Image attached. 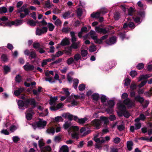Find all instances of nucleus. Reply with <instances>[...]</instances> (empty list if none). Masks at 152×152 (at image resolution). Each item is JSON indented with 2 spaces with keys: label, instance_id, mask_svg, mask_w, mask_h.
<instances>
[{
  "label": "nucleus",
  "instance_id": "1",
  "mask_svg": "<svg viewBox=\"0 0 152 152\" xmlns=\"http://www.w3.org/2000/svg\"><path fill=\"white\" fill-rule=\"evenodd\" d=\"M101 101L103 104L108 107L106 111L108 113H111L113 112V107L115 105L113 100L109 101L107 98L105 96L102 95L101 97Z\"/></svg>",
  "mask_w": 152,
  "mask_h": 152
},
{
  "label": "nucleus",
  "instance_id": "2",
  "mask_svg": "<svg viewBox=\"0 0 152 152\" xmlns=\"http://www.w3.org/2000/svg\"><path fill=\"white\" fill-rule=\"evenodd\" d=\"M118 109L120 111L118 112V115L119 116L124 115L125 117L128 118L130 116L129 113L126 110L125 106L123 104L121 101H120L117 104Z\"/></svg>",
  "mask_w": 152,
  "mask_h": 152
},
{
  "label": "nucleus",
  "instance_id": "3",
  "mask_svg": "<svg viewBox=\"0 0 152 152\" xmlns=\"http://www.w3.org/2000/svg\"><path fill=\"white\" fill-rule=\"evenodd\" d=\"M108 121L107 118L103 116L100 117V120L96 119L91 122V125L97 129H99L102 123L107 124Z\"/></svg>",
  "mask_w": 152,
  "mask_h": 152
},
{
  "label": "nucleus",
  "instance_id": "4",
  "mask_svg": "<svg viewBox=\"0 0 152 152\" xmlns=\"http://www.w3.org/2000/svg\"><path fill=\"white\" fill-rule=\"evenodd\" d=\"M79 127L77 126H71L68 130L69 133L71 134L72 137L74 138H78Z\"/></svg>",
  "mask_w": 152,
  "mask_h": 152
},
{
  "label": "nucleus",
  "instance_id": "5",
  "mask_svg": "<svg viewBox=\"0 0 152 152\" xmlns=\"http://www.w3.org/2000/svg\"><path fill=\"white\" fill-rule=\"evenodd\" d=\"M23 23V20H16L15 21H9L6 23V24L4 26H11L12 25H14L17 26L21 25Z\"/></svg>",
  "mask_w": 152,
  "mask_h": 152
},
{
  "label": "nucleus",
  "instance_id": "6",
  "mask_svg": "<svg viewBox=\"0 0 152 152\" xmlns=\"http://www.w3.org/2000/svg\"><path fill=\"white\" fill-rule=\"evenodd\" d=\"M48 31V28L46 27H43L41 28H37L35 32L37 35L40 36L43 34L46 33Z\"/></svg>",
  "mask_w": 152,
  "mask_h": 152
},
{
  "label": "nucleus",
  "instance_id": "7",
  "mask_svg": "<svg viewBox=\"0 0 152 152\" xmlns=\"http://www.w3.org/2000/svg\"><path fill=\"white\" fill-rule=\"evenodd\" d=\"M93 140L97 143L101 144L105 142L103 137H99V134H97L94 135V137Z\"/></svg>",
  "mask_w": 152,
  "mask_h": 152
},
{
  "label": "nucleus",
  "instance_id": "8",
  "mask_svg": "<svg viewBox=\"0 0 152 152\" xmlns=\"http://www.w3.org/2000/svg\"><path fill=\"white\" fill-rule=\"evenodd\" d=\"M46 124L47 122L42 119H39V121L36 123L37 127L39 129H44Z\"/></svg>",
  "mask_w": 152,
  "mask_h": 152
},
{
  "label": "nucleus",
  "instance_id": "9",
  "mask_svg": "<svg viewBox=\"0 0 152 152\" xmlns=\"http://www.w3.org/2000/svg\"><path fill=\"white\" fill-rule=\"evenodd\" d=\"M124 102L129 107L134 106L135 105L134 101L131 100L129 98H127L124 99Z\"/></svg>",
  "mask_w": 152,
  "mask_h": 152
},
{
  "label": "nucleus",
  "instance_id": "10",
  "mask_svg": "<svg viewBox=\"0 0 152 152\" xmlns=\"http://www.w3.org/2000/svg\"><path fill=\"white\" fill-rule=\"evenodd\" d=\"M6 126L7 127L9 126V129L11 132H14L18 128V126L16 124H11L9 122L7 123L6 124Z\"/></svg>",
  "mask_w": 152,
  "mask_h": 152
},
{
  "label": "nucleus",
  "instance_id": "11",
  "mask_svg": "<svg viewBox=\"0 0 152 152\" xmlns=\"http://www.w3.org/2000/svg\"><path fill=\"white\" fill-rule=\"evenodd\" d=\"M95 29L96 32L100 34H105L108 32V31L106 28H101L99 26H96Z\"/></svg>",
  "mask_w": 152,
  "mask_h": 152
},
{
  "label": "nucleus",
  "instance_id": "12",
  "mask_svg": "<svg viewBox=\"0 0 152 152\" xmlns=\"http://www.w3.org/2000/svg\"><path fill=\"white\" fill-rule=\"evenodd\" d=\"M33 113V110L31 108L29 109L27 111L26 113V118L28 120H30L31 119Z\"/></svg>",
  "mask_w": 152,
  "mask_h": 152
},
{
  "label": "nucleus",
  "instance_id": "13",
  "mask_svg": "<svg viewBox=\"0 0 152 152\" xmlns=\"http://www.w3.org/2000/svg\"><path fill=\"white\" fill-rule=\"evenodd\" d=\"M121 6L122 9L125 12L126 9L128 11V15H132L133 9L132 7H131L129 9H128L125 5H122Z\"/></svg>",
  "mask_w": 152,
  "mask_h": 152
},
{
  "label": "nucleus",
  "instance_id": "14",
  "mask_svg": "<svg viewBox=\"0 0 152 152\" xmlns=\"http://www.w3.org/2000/svg\"><path fill=\"white\" fill-rule=\"evenodd\" d=\"M74 120L80 124H83L88 120V119L86 117L80 119L77 116H74Z\"/></svg>",
  "mask_w": 152,
  "mask_h": 152
},
{
  "label": "nucleus",
  "instance_id": "15",
  "mask_svg": "<svg viewBox=\"0 0 152 152\" xmlns=\"http://www.w3.org/2000/svg\"><path fill=\"white\" fill-rule=\"evenodd\" d=\"M27 6V5L26 4L23 5L18 10V12H23L26 14V15H27L29 12L28 9L26 8Z\"/></svg>",
  "mask_w": 152,
  "mask_h": 152
},
{
  "label": "nucleus",
  "instance_id": "16",
  "mask_svg": "<svg viewBox=\"0 0 152 152\" xmlns=\"http://www.w3.org/2000/svg\"><path fill=\"white\" fill-rule=\"evenodd\" d=\"M116 41L115 37H113L110 38V39L106 40V43L109 45H111L115 43Z\"/></svg>",
  "mask_w": 152,
  "mask_h": 152
},
{
  "label": "nucleus",
  "instance_id": "17",
  "mask_svg": "<svg viewBox=\"0 0 152 152\" xmlns=\"http://www.w3.org/2000/svg\"><path fill=\"white\" fill-rule=\"evenodd\" d=\"M62 116L65 118H68L70 120H72V119L74 120V116L68 113L63 114L62 115Z\"/></svg>",
  "mask_w": 152,
  "mask_h": 152
},
{
  "label": "nucleus",
  "instance_id": "18",
  "mask_svg": "<svg viewBox=\"0 0 152 152\" xmlns=\"http://www.w3.org/2000/svg\"><path fill=\"white\" fill-rule=\"evenodd\" d=\"M152 76V74H146V75H140L139 77L138 81L141 80L147 79Z\"/></svg>",
  "mask_w": 152,
  "mask_h": 152
},
{
  "label": "nucleus",
  "instance_id": "19",
  "mask_svg": "<svg viewBox=\"0 0 152 152\" xmlns=\"http://www.w3.org/2000/svg\"><path fill=\"white\" fill-rule=\"evenodd\" d=\"M53 6V4L51 2L50 0H48L45 2L44 5V8H45L50 9Z\"/></svg>",
  "mask_w": 152,
  "mask_h": 152
},
{
  "label": "nucleus",
  "instance_id": "20",
  "mask_svg": "<svg viewBox=\"0 0 152 152\" xmlns=\"http://www.w3.org/2000/svg\"><path fill=\"white\" fill-rule=\"evenodd\" d=\"M64 104L61 103L58 104L56 107H50V109L51 110L55 111L62 108Z\"/></svg>",
  "mask_w": 152,
  "mask_h": 152
},
{
  "label": "nucleus",
  "instance_id": "21",
  "mask_svg": "<svg viewBox=\"0 0 152 152\" xmlns=\"http://www.w3.org/2000/svg\"><path fill=\"white\" fill-rule=\"evenodd\" d=\"M23 67L24 69L26 71L32 70L34 68V66L33 65L28 64L25 65Z\"/></svg>",
  "mask_w": 152,
  "mask_h": 152
},
{
  "label": "nucleus",
  "instance_id": "22",
  "mask_svg": "<svg viewBox=\"0 0 152 152\" xmlns=\"http://www.w3.org/2000/svg\"><path fill=\"white\" fill-rule=\"evenodd\" d=\"M59 152H69V148L66 145H63L60 148Z\"/></svg>",
  "mask_w": 152,
  "mask_h": 152
},
{
  "label": "nucleus",
  "instance_id": "23",
  "mask_svg": "<svg viewBox=\"0 0 152 152\" xmlns=\"http://www.w3.org/2000/svg\"><path fill=\"white\" fill-rule=\"evenodd\" d=\"M24 90V89L23 88H20L18 90L15 91L14 92L15 95L17 96H18Z\"/></svg>",
  "mask_w": 152,
  "mask_h": 152
},
{
  "label": "nucleus",
  "instance_id": "24",
  "mask_svg": "<svg viewBox=\"0 0 152 152\" xmlns=\"http://www.w3.org/2000/svg\"><path fill=\"white\" fill-rule=\"evenodd\" d=\"M69 39L65 38L61 41L60 45L63 46H65L69 44Z\"/></svg>",
  "mask_w": 152,
  "mask_h": 152
},
{
  "label": "nucleus",
  "instance_id": "25",
  "mask_svg": "<svg viewBox=\"0 0 152 152\" xmlns=\"http://www.w3.org/2000/svg\"><path fill=\"white\" fill-rule=\"evenodd\" d=\"M145 118V116L143 114H141L140 115L139 118H136L134 121L135 122H138L141 120L142 121H144Z\"/></svg>",
  "mask_w": 152,
  "mask_h": 152
},
{
  "label": "nucleus",
  "instance_id": "26",
  "mask_svg": "<svg viewBox=\"0 0 152 152\" xmlns=\"http://www.w3.org/2000/svg\"><path fill=\"white\" fill-rule=\"evenodd\" d=\"M61 92L62 94H65L66 96L69 95L70 94L67 88H63L62 89V91Z\"/></svg>",
  "mask_w": 152,
  "mask_h": 152
},
{
  "label": "nucleus",
  "instance_id": "27",
  "mask_svg": "<svg viewBox=\"0 0 152 152\" xmlns=\"http://www.w3.org/2000/svg\"><path fill=\"white\" fill-rule=\"evenodd\" d=\"M87 32V28L86 27H82L81 30V31L78 33V35L79 37H82L83 32Z\"/></svg>",
  "mask_w": 152,
  "mask_h": 152
},
{
  "label": "nucleus",
  "instance_id": "28",
  "mask_svg": "<svg viewBox=\"0 0 152 152\" xmlns=\"http://www.w3.org/2000/svg\"><path fill=\"white\" fill-rule=\"evenodd\" d=\"M142 17V15L141 14H139L137 15L135 18H134V20L135 23H141L140 18Z\"/></svg>",
  "mask_w": 152,
  "mask_h": 152
},
{
  "label": "nucleus",
  "instance_id": "29",
  "mask_svg": "<svg viewBox=\"0 0 152 152\" xmlns=\"http://www.w3.org/2000/svg\"><path fill=\"white\" fill-rule=\"evenodd\" d=\"M46 132L48 134L53 135L55 132V129L53 127H50L47 129Z\"/></svg>",
  "mask_w": 152,
  "mask_h": 152
},
{
  "label": "nucleus",
  "instance_id": "30",
  "mask_svg": "<svg viewBox=\"0 0 152 152\" xmlns=\"http://www.w3.org/2000/svg\"><path fill=\"white\" fill-rule=\"evenodd\" d=\"M57 100V97H51L50 100V104L51 105H54L55 104Z\"/></svg>",
  "mask_w": 152,
  "mask_h": 152
},
{
  "label": "nucleus",
  "instance_id": "31",
  "mask_svg": "<svg viewBox=\"0 0 152 152\" xmlns=\"http://www.w3.org/2000/svg\"><path fill=\"white\" fill-rule=\"evenodd\" d=\"M51 148L50 146H45L42 148L41 150V152H50Z\"/></svg>",
  "mask_w": 152,
  "mask_h": 152
},
{
  "label": "nucleus",
  "instance_id": "32",
  "mask_svg": "<svg viewBox=\"0 0 152 152\" xmlns=\"http://www.w3.org/2000/svg\"><path fill=\"white\" fill-rule=\"evenodd\" d=\"M51 120L54 122H59L62 121V118L61 116H58L56 117L55 119L53 118H51Z\"/></svg>",
  "mask_w": 152,
  "mask_h": 152
},
{
  "label": "nucleus",
  "instance_id": "33",
  "mask_svg": "<svg viewBox=\"0 0 152 152\" xmlns=\"http://www.w3.org/2000/svg\"><path fill=\"white\" fill-rule=\"evenodd\" d=\"M133 143L132 141H128L127 142V146L128 149L129 151L132 150V148Z\"/></svg>",
  "mask_w": 152,
  "mask_h": 152
},
{
  "label": "nucleus",
  "instance_id": "34",
  "mask_svg": "<svg viewBox=\"0 0 152 152\" xmlns=\"http://www.w3.org/2000/svg\"><path fill=\"white\" fill-rule=\"evenodd\" d=\"M117 129L120 131H122L124 130L125 126L123 121L122 122L121 124L117 126Z\"/></svg>",
  "mask_w": 152,
  "mask_h": 152
},
{
  "label": "nucleus",
  "instance_id": "35",
  "mask_svg": "<svg viewBox=\"0 0 152 152\" xmlns=\"http://www.w3.org/2000/svg\"><path fill=\"white\" fill-rule=\"evenodd\" d=\"M26 102L30 104L31 105L34 106L35 105V100L33 98H31L30 99H28L26 100Z\"/></svg>",
  "mask_w": 152,
  "mask_h": 152
},
{
  "label": "nucleus",
  "instance_id": "36",
  "mask_svg": "<svg viewBox=\"0 0 152 152\" xmlns=\"http://www.w3.org/2000/svg\"><path fill=\"white\" fill-rule=\"evenodd\" d=\"M135 100L139 102H140L142 103L144 101V98L140 97L139 96H137L135 97Z\"/></svg>",
  "mask_w": 152,
  "mask_h": 152
},
{
  "label": "nucleus",
  "instance_id": "37",
  "mask_svg": "<svg viewBox=\"0 0 152 152\" xmlns=\"http://www.w3.org/2000/svg\"><path fill=\"white\" fill-rule=\"evenodd\" d=\"M80 43L79 42H78L76 43L75 42H73L71 45V47L75 49H77L79 47V45Z\"/></svg>",
  "mask_w": 152,
  "mask_h": 152
},
{
  "label": "nucleus",
  "instance_id": "38",
  "mask_svg": "<svg viewBox=\"0 0 152 152\" xmlns=\"http://www.w3.org/2000/svg\"><path fill=\"white\" fill-rule=\"evenodd\" d=\"M100 13L99 12H94L91 14V17L92 18H98L100 15Z\"/></svg>",
  "mask_w": 152,
  "mask_h": 152
},
{
  "label": "nucleus",
  "instance_id": "39",
  "mask_svg": "<svg viewBox=\"0 0 152 152\" xmlns=\"http://www.w3.org/2000/svg\"><path fill=\"white\" fill-rule=\"evenodd\" d=\"M80 132L82 135L83 136L86 135L88 133V132L86 131L85 128H81L80 130Z\"/></svg>",
  "mask_w": 152,
  "mask_h": 152
},
{
  "label": "nucleus",
  "instance_id": "40",
  "mask_svg": "<svg viewBox=\"0 0 152 152\" xmlns=\"http://www.w3.org/2000/svg\"><path fill=\"white\" fill-rule=\"evenodd\" d=\"M38 22L37 21L35 22L33 20H29L27 22V24L31 26H35L36 25V23Z\"/></svg>",
  "mask_w": 152,
  "mask_h": 152
},
{
  "label": "nucleus",
  "instance_id": "41",
  "mask_svg": "<svg viewBox=\"0 0 152 152\" xmlns=\"http://www.w3.org/2000/svg\"><path fill=\"white\" fill-rule=\"evenodd\" d=\"M61 135H58L56 136L54 139V141L56 142H59L61 140L62 138Z\"/></svg>",
  "mask_w": 152,
  "mask_h": 152
},
{
  "label": "nucleus",
  "instance_id": "42",
  "mask_svg": "<svg viewBox=\"0 0 152 152\" xmlns=\"http://www.w3.org/2000/svg\"><path fill=\"white\" fill-rule=\"evenodd\" d=\"M96 33L94 31H91L89 33V34L91 36V37L93 39H94L97 36L95 35Z\"/></svg>",
  "mask_w": 152,
  "mask_h": 152
},
{
  "label": "nucleus",
  "instance_id": "43",
  "mask_svg": "<svg viewBox=\"0 0 152 152\" xmlns=\"http://www.w3.org/2000/svg\"><path fill=\"white\" fill-rule=\"evenodd\" d=\"M18 104L19 108L22 109V108L24 107V103L23 101L20 100L18 101Z\"/></svg>",
  "mask_w": 152,
  "mask_h": 152
},
{
  "label": "nucleus",
  "instance_id": "44",
  "mask_svg": "<svg viewBox=\"0 0 152 152\" xmlns=\"http://www.w3.org/2000/svg\"><path fill=\"white\" fill-rule=\"evenodd\" d=\"M73 87L75 89L77 88L78 84L79 83V80L77 79H75L73 80Z\"/></svg>",
  "mask_w": 152,
  "mask_h": 152
},
{
  "label": "nucleus",
  "instance_id": "45",
  "mask_svg": "<svg viewBox=\"0 0 152 152\" xmlns=\"http://www.w3.org/2000/svg\"><path fill=\"white\" fill-rule=\"evenodd\" d=\"M75 61L73 58L72 57H71L68 58L66 61V63L68 65L71 64L73 63Z\"/></svg>",
  "mask_w": 152,
  "mask_h": 152
},
{
  "label": "nucleus",
  "instance_id": "46",
  "mask_svg": "<svg viewBox=\"0 0 152 152\" xmlns=\"http://www.w3.org/2000/svg\"><path fill=\"white\" fill-rule=\"evenodd\" d=\"M48 26L49 31H52L55 27L54 25L53 24L50 23H49L48 24Z\"/></svg>",
  "mask_w": 152,
  "mask_h": 152
},
{
  "label": "nucleus",
  "instance_id": "47",
  "mask_svg": "<svg viewBox=\"0 0 152 152\" xmlns=\"http://www.w3.org/2000/svg\"><path fill=\"white\" fill-rule=\"evenodd\" d=\"M70 34L72 37V43L73 42H75L76 41V38L75 36L74 32L72 31L71 32Z\"/></svg>",
  "mask_w": 152,
  "mask_h": 152
},
{
  "label": "nucleus",
  "instance_id": "48",
  "mask_svg": "<svg viewBox=\"0 0 152 152\" xmlns=\"http://www.w3.org/2000/svg\"><path fill=\"white\" fill-rule=\"evenodd\" d=\"M81 54L83 57H86L88 55V52L86 50H81Z\"/></svg>",
  "mask_w": 152,
  "mask_h": 152
},
{
  "label": "nucleus",
  "instance_id": "49",
  "mask_svg": "<svg viewBox=\"0 0 152 152\" xmlns=\"http://www.w3.org/2000/svg\"><path fill=\"white\" fill-rule=\"evenodd\" d=\"M48 114V110L46 109L43 113H39V115L40 116H45L47 115Z\"/></svg>",
  "mask_w": 152,
  "mask_h": 152
},
{
  "label": "nucleus",
  "instance_id": "50",
  "mask_svg": "<svg viewBox=\"0 0 152 152\" xmlns=\"http://www.w3.org/2000/svg\"><path fill=\"white\" fill-rule=\"evenodd\" d=\"M70 126V123L69 122H65L64 124L63 125V127L65 129L69 128Z\"/></svg>",
  "mask_w": 152,
  "mask_h": 152
},
{
  "label": "nucleus",
  "instance_id": "51",
  "mask_svg": "<svg viewBox=\"0 0 152 152\" xmlns=\"http://www.w3.org/2000/svg\"><path fill=\"white\" fill-rule=\"evenodd\" d=\"M92 97L93 98V99L95 101H97L99 98V95L98 94L95 93L94 94L92 95Z\"/></svg>",
  "mask_w": 152,
  "mask_h": 152
},
{
  "label": "nucleus",
  "instance_id": "52",
  "mask_svg": "<svg viewBox=\"0 0 152 152\" xmlns=\"http://www.w3.org/2000/svg\"><path fill=\"white\" fill-rule=\"evenodd\" d=\"M81 58V56L79 54H76L74 56V59L75 61H78Z\"/></svg>",
  "mask_w": 152,
  "mask_h": 152
},
{
  "label": "nucleus",
  "instance_id": "53",
  "mask_svg": "<svg viewBox=\"0 0 152 152\" xmlns=\"http://www.w3.org/2000/svg\"><path fill=\"white\" fill-rule=\"evenodd\" d=\"M32 58H35L36 57L37 55L36 53L34 51L31 52L29 55Z\"/></svg>",
  "mask_w": 152,
  "mask_h": 152
},
{
  "label": "nucleus",
  "instance_id": "54",
  "mask_svg": "<svg viewBox=\"0 0 152 152\" xmlns=\"http://www.w3.org/2000/svg\"><path fill=\"white\" fill-rule=\"evenodd\" d=\"M4 72L5 73H7L10 71V68L7 66H4L3 67Z\"/></svg>",
  "mask_w": 152,
  "mask_h": 152
},
{
  "label": "nucleus",
  "instance_id": "55",
  "mask_svg": "<svg viewBox=\"0 0 152 152\" xmlns=\"http://www.w3.org/2000/svg\"><path fill=\"white\" fill-rule=\"evenodd\" d=\"M137 85L134 82H132L130 86V89L133 90L136 88Z\"/></svg>",
  "mask_w": 152,
  "mask_h": 152
},
{
  "label": "nucleus",
  "instance_id": "56",
  "mask_svg": "<svg viewBox=\"0 0 152 152\" xmlns=\"http://www.w3.org/2000/svg\"><path fill=\"white\" fill-rule=\"evenodd\" d=\"M7 12V9L5 7H0V13H5Z\"/></svg>",
  "mask_w": 152,
  "mask_h": 152
},
{
  "label": "nucleus",
  "instance_id": "57",
  "mask_svg": "<svg viewBox=\"0 0 152 152\" xmlns=\"http://www.w3.org/2000/svg\"><path fill=\"white\" fill-rule=\"evenodd\" d=\"M125 82L124 83V86H127L130 84L131 80L129 78L126 79L124 80Z\"/></svg>",
  "mask_w": 152,
  "mask_h": 152
},
{
  "label": "nucleus",
  "instance_id": "58",
  "mask_svg": "<svg viewBox=\"0 0 152 152\" xmlns=\"http://www.w3.org/2000/svg\"><path fill=\"white\" fill-rule=\"evenodd\" d=\"M54 24L57 26H60L61 24V22L59 19H57L54 22Z\"/></svg>",
  "mask_w": 152,
  "mask_h": 152
},
{
  "label": "nucleus",
  "instance_id": "59",
  "mask_svg": "<svg viewBox=\"0 0 152 152\" xmlns=\"http://www.w3.org/2000/svg\"><path fill=\"white\" fill-rule=\"evenodd\" d=\"M96 50V47L94 45H92L89 48V51L91 52L95 51Z\"/></svg>",
  "mask_w": 152,
  "mask_h": 152
},
{
  "label": "nucleus",
  "instance_id": "60",
  "mask_svg": "<svg viewBox=\"0 0 152 152\" xmlns=\"http://www.w3.org/2000/svg\"><path fill=\"white\" fill-rule=\"evenodd\" d=\"M135 124V129H140L141 127V124L139 122H136Z\"/></svg>",
  "mask_w": 152,
  "mask_h": 152
},
{
  "label": "nucleus",
  "instance_id": "61",
  "mask_svg": "<svg viewBox=\"0 0 152 152\" xmlns=\"http://www.w3.org/2000/svg\"><path fill=\"white\" fill-rule=\"evenodd\" d=\"M15 81L17 83H19L21 81V77L19 75H17L15 78Z\"/></svg>",
  "mask_w": 152,
  "mask_h": 152
},
{
  "label": "nucleus",
  "instance_id": "62",
  "mask_svg": "<svg viewBox=\"0 0 152 152\" xmlns=\"http://www.w3.org/2000/svg\"><path fill=\"white\" fill-rule=\"evenodd\" d=\"M82 10L80 9H78L77 10V13L78 17L80 18L82 15Z\"/></svg>",
  "mask_w": 152,
  "mask_h": 152
},
{
  "label": "nucleus",
  "instance_id": "63",
  "mask_svg": "<svg viewBox=\"0 0 152 152\" xmlns=\"http://www.w3.org/2000/svg\"><path fill=\"white\" fill-rule=\"evenodd\" d=\"M121 141V139L120 138L118 137H117L114 138L113 140V141L116 144H118Z\"/></svg>",
  "mask_w": 152,
  "mask_h": 152
},
{
  "label": "nucleus",
  "instance_id": "64",
  "mask_svg": "<svg viewBox=\"0 0 152 152\" xmlns=\"http://www.w3.org/2000/svg\"><path fill=\"white\" fill-rule=\"evenodd\" d=\"M70 30V28L68 27L64 28L62 29V31L63 32L67 33L69 32Z\"/></svg>",
  "mask_w": 152,
  "mask_h": 152
}]
</instances>
